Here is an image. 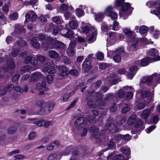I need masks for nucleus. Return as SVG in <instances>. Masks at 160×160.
<instances>
[{
  "label": "nucleus",
  "instance_id": "obj_1",
  "mask_svg": "<svg viewBox=\"0 0 160 160\" xmlns=\"http://www.w3.org/2000/svg\"><path fill=\"white\" fill-rule=\"evenodd\" d=\"M153 78H155L156 79L157 82H158L160 80V74H157L156 73H154L151 76L143 77L141 80L139 84L140 86L142 87L143 88H144L143 87L145 86V83H148L151 82Z\"/></svg>",
  "mask_w": 160,
  "mask_h": 160
},
{
  "label": "nucleus",
  "instance_id": "obj_2",
  "mask_svg": "<svg viewBox=\"0 0 160 160\" xmlns=\"http://www.w3.org/2000/svg\"><path fill=\"white\" fill-rule=\"evenodd\" d=\"M47 42L48 44V46H51V48L63 49L65 48V45L63 43L58 41H54L51 38H48Z\"/></svg>",
  "mask_w": 160,
  "mask_h": 160
},
{
  "label": "nucleus",
  "instance_id": "obj_3",
  "mask_svg": "<svg viewBox=\"0 0 160 160\" xmlns=\"http://www.w3.org/2000/svg\"><path fill=\"white\" fill-rule=\"evenodd\" d=\"M147 4L148 5H151L156 8V10H154L151 12L152 13L156 15L160 14V0H157L154 2H148Z\"/></svg>",
  "mask_w": 160,
  "mask_h": 160
},
{
  "label": "nucleus",
  "instance_id": "obj_4",
  "mask_svg": "<svg viewBox=\"0 0 160 160\" xmlns=\"http://www.w3.org/2000/svg\"><path fill=\"white\" fill-rule=\"evenodd\" d=\"M54 64L52 62H50L44 65L42 70L44 72H47L48 73H53L56 72L54 67Z\"/></svg>",
  "mask_w": 160,
  "mask_h": 160
},
{
  "label": "nucleus",
  "instance_id": "obj_5",
  "mask_svg": "<svg viewBox=\"0 0 160 160\" xmlns=\"http://www.w3.org/2000/svg\"><path fill=\"white\" fill-rule=\"evenodd\" d=\"M36 88L37 90L40 91L38 93L39 95L43 94L45 91L48 90V88L46 87V82L44 81L37 83Z\"/></svg>",
  "mask_w": 160,
  "mask_h": 160
},
{
  "label": "nucleus",
  "instance_id": "obj_6",
  "mask_svg": "<svg viewBox=\"0 0 160 160\" xmlns=\"http://www.w3.org/2000/svg\"><path fill=\"white\" fill-rule=\"evenodd\" d=\"M76 45V42L71 41L70 43L67 51V54L69 57H72L75 54L74 48Z\"/></svg>",
  "mask_w": 160,
  "mask_h": 160
},
{
  "label": "nucleus",
  "instance_id": "obj_7",
  "mask_svg": "<svg viewBox=\"0 0 160 160\" xmlns=\"http://www.w3.org/2000/svg\"><path fill=\"white\" fill-rule=\"evenodd\" d=\"M105 14L110 17L112 19H115L117 18V14L113 11L112 8L110 6H108L106 8Z\"/></svg>",
  "mask_w": 160,
  "mask_h": 160
},
{
  "label": "nucleus",
  "instance_id": "obj_8",
  "mask_svg": "<svg viewBox=\"0 0 160 160\" xmlns=\"http://www.w3.org/2000/svg\"><path fill=\"white\" fill-rule=\"evenodd\" d=\"M91 60L87 58L86 59L85 61L82 64V70L85 72H88L89 69H90L91 67L90 66Z\"/></svg>",
  "mask_w": 160,
  "mask_h": 160
},
{
  "label": "nucleus",
  "instance_id": "obj_9",
  "mask_svg": "<svg viewBox=\"0 0 160 160\" xmlns=\"http://www.w3.org/2000/svg\"><path fill=\"white\" fill-rule=\"evenodd\" d=\"M43 77V75L41 72H36L32 75L31 78V82H37L40 79Z\"/></svg>",
  "mask_w": 160,
  "mask_h": 160
},
{
  "label": "nucleus",
  "instance_id": "obj_10",
  "mask_svg": "<svg viewBox=\"0 0 160 160\" xmlns=\"http://www.w3.org/2000/svg\"><path fill=\"white\" fill-rule=\"evenodd\" d=\"M158 51L155 48H152L149 51L150 56H154L153 59L154 61L160 60V56L158 55Z\"/></svg>",
  "mask_w": 160,
  "mask_h": 160
},
{
  "label": "nucleus",
  "instance_id": "obj_11",
  "mask_svg": "<svg viewBox=\"0 0 160 160\" xmlns=\"http://www.w3.org/2000/svg\"><path fill=\"white\" fill-rule=\"evenodd\" d=\"M59 72L60 76L62 77L66 76L69 73V71L67 70L66 67L63 66H60L59 67Z\"/></svg>",
  "mask_w": 160,
  "mask_h": 160
},
{
  "label": "nucleus",
  "instance_id": "obj_12",
  "mask_svg": "<svg viewBox=\"0 0 160 160\" xmlns=\"http://www.w3.org/2000/svg\"><path fill=\"white\" fill-rule=\"evenodd\" d=\"M131 40L132 46L129 48V50L130 51H135L138 45V40L135 38V37L134 38H131Z\"/></svg>",
  "mask_w": 160,
  "mask_h": 160
},
{
  "label": "nucleus",
  "instance_id": "obj_13",
  "mask_svg": "<svg viewBox=\"0 0 160 160\" xmlns=\"http://www.w3.org/2000/svg\"><path fill=\"white\" fill-rule=\"evenodd\" d=\"M90 131L93 133V136L95 138L98 139L100 136V134L98 132V130L97 128L94 126H92L89 128Z\"/></svg>",
  "mask_w": 160,
  "mask_h": 160
},
{
  "label": "nucleus",
  "instance_id": "obj_14",
  "mask_svg": "<svg viewBox=\"0 0 160 160\" xmlns=\"http://www.w3.org/2000/svg\"><path fill=\"white\" fill-rule=\"evenodd\" d=\"M91 30H92V32L91 34L89 36V38L88 39V42L89 43L93 42L96 39L97 30L95 28H92Z\"/></svg>",
  "mask_w": 160,
  "mask_h": 160
},
{
  "label": "nucleus",
  "instance_id": "obj_15",
  "mask_svg": "<svg viewBox=\"0 0 160 160\" xmlns=\"http://www.w3.org/2000/svg\"><path fill=\"white\" fill-rule=\"evenodd\" d=\"M64 30V29L62 30L60 34L63 37L71 39L74 36V34L72 30H69L66 34L63 33V31Z\"/></svg>",
  "mask_w": 160,
  "mask_h": 160
},
{
  "label": "nucleus",
  "instance_id": "obj_16",
  "mask_svg": "<svg viewBox=\"0 0 160 160\" xmlns=\"http://www.w3.org/2000/svg\"><path fill=\"white\" fill-rule=\"evenodd\" d=\"M107 128L112 133L117 131L118 127L113 123H109L107 125Z\"/></svg>",
  "mask_w": 160,
  "mask_h": 160
},
{
  "label": "nucleus",
  "instance_id": "obj_17",
  "mask_svg": "<svg viewBox=\"0 0 160 160\" xmlns=\"http://www.w3.org/2000/svg\"><path fill=\"white\" fill-rule=\"evenodd\" d=\"M123 31L124 33L130 38H134L135 36V34L134 32L131 31L128 28H124Z\"/></svg>",
  "mask_w": 160,
  "mask_h": 160
},
{
  "label": "nucleus",
  "instance_id": "obj_18",
  "mask_svg": "<svg viewBox=\"0 0 160 160\" xmlns=\"http://www.w3.org/2000/svg\"><path fill=\"white\" fill-rule=\"evenodd\" d=\"M140 93H141L142 97L143 98L148 97L151 95L152 96H153L154 94L153 91H152L151 94L150 91H147L145 90L141 91Z\"/></svg>",
  "mask_w": 160,
  "mask_h": 160
},
{
  "label": "nucleus",
  "instance_id": "obj_19",
  "mask_svg": "<svg viewBox=\"0 0 160 160\" xmlns=\"http://www.w3.org/2000/svg\"><path fill=\"white\" fill-rule=\"evenodd\" d=\"M127 90H129L131 92H127L126 94V98L127 100H129L132 98L133 96L132 93L135 92V90L131 87H127Z\"/></svg>",
  "mask_w": 160,
  "mask_h": 160
},
{
  "label": "nucleus",
  "instance_id": "obj_20",
  "mask_svg": "<svg viewBox=\"0 0 160 160\" xmlns=\"http://www.w3.org/2000/svg\"><path fill=\"white\" fill-rule=\"evenodd\" d=\"M150 113V111L148 109H145L141 113V117L142 119H145L148 117Z\"/></svg>",
  "mask_w": 160,
  "mask_h": 160
},
{
  "label": "nucleus",
  "instance_id": "obj_21",
  "mask_svg": "<svg viewBox=\"0 0 160 160\" xmlns=\"http://www.w3.org/2000/svg\"><path fill=\"white\" fill-rule=\"evenodd\" d=\"M31 42L32 45L35 48L38 49L40 48V45L37 42V37H34L32 38L31 39Z\"/></svg>",
  "mask_w": 160,
  "mask_h": 160
},
{
  "label": "nucleus",
  "instance_id": "obj_22",
  "mask_svg": "<svg viewBox=\"0 0 160 160\" xmlns=\"http://www.w3.org/2000/svg\"><path fill=\"white\" fill-rule=\"evenodd\" d=\"M114 75L112 74L110 75V76L107 77V80L109 81V83L111 85L116 84L118 82V80L117 79H113Z\"/></svg>",
  "mask_w": 160,
  "mask_h": 160
},
{
  "label": "nucleus",
  "instance_id": "obj_23",
  "mask_svg": "<svg viewBox=\"0 0 160 160\" xmlns=\"http://www.w3.org/2000/svg\"><path fill=\"white\" fill-rule=\"evenodd\" d=\"M85 122V118L84 117H80L75 121L74 124L75 126H78L84 123Z\"/></svg>",
  "mask_w": 160,
  "mask_h": 160
},
{
  "label": "nucleus",
  "instance_id": "obj_24",
  "mask_svg": "<svg viewBox=\"0 0 160 160\" xmlns=\"http://www.w3.org/2000/svg\"><path fill=\"white\" fill-rule=\"evenodd\" d=\"M151 62L152 60H150V58L149 57L143 59L141 62V64L142 66H145L148 65L150 62Z\"/></svg>",
  "mask_w": 160,
  "mask_h": 160
},
{
  "label": "nucleus",
  "instance_id": "obj_25",
  "mask_svg": "<svg viewBox=\"0 0 160 160\" xmlns=\"http://www.w3.org/2000/svg\"><path fill=\"white\" fill-rule=\"evenodd\" d=\"M136 116L134 114L131 115L130 116L128 121V123L129 125H132L133 123L135 121Z\"/></svg>",
  "mask_w": 160,
  "mask_h": 160
},
{
  "label": "nucleus",
  "instance_id": "obj_26",
  "mask_svg": "<svg viewBox=\"0 0 160 160\" xmlns=\"http://www.w3.org/2000/svg\"><path fill=\"white\" fill-rule=\"evenodd\" d=\"M143 122L140 119L137 120L135 122L134 124V126L135 128H138L141 127L143 128V127L142 126Z\"/></svg>",
  "mask_w": 160,
  "mask_h": 160
},
{
  "label": "nucleus",
  "instance_id": "obj_27",
  "mask_svg": "<svg viewBox=\"0 0 160 160\" xmlns=\"http://www.w3.org/2000/svg\"><path fill=\"white\" fill-rule=\"evenodd\" d=\"M74 91H72V93H71L70 95L68 94H66L63 96L62 99L60 100L61 102H62V101L63 102H66L68 101L70 96H72L74 95Z\"/></svg>",
  "mask_w": 160,
  "mask_h": 160
},
{
  "label": "nucleus",
  "instance_id": "obj_28",
  "mask_svg": "<svg viewBox=\"0 0 160 160\" xmlns=\"http://www.w3.org/2000/svg\"><path fill=\"white\" fill-rule=\"evenodd\" d=\"M49 55L52 58H56L58 57L59 54L55 51L51 50L49 52Z\"/></svg>",
  "mask_w": 160,
  "mask_h": 160
},
{
  "label": "nucleus",
  "instance_id": "obj_29",
  "mask_svg": "<svg viewBox=\"0 0 160 160\" xmlns=\"http://www.w3.org/2000/svg\"><path fill=\"white\" fill-rule=\"evenodd\" d=\"M113 59L115 62L119 63L120 62L121 60V57L120 53L115 54L114 56Z\"/></svg>",
  "mask_w": 160,
  "mask_h": 160
},
{
  "label": "nucleus",
  "instance_id": "obj_30",
  "mask_svg": "<svg viewBox=\"0 0 160 160\" xmlns=\"http://www.w3.org/2000/svg\"><path fill=\"white\" fill-rule=\"evenodd\" d=\"M117 137L118 138H122L123 139L127 141L130 140L131 138V137L128 134H126L123 136H122L121 135H118Z\"/></svg>",
  "mask_w": 160,
  "mask_h": 160
},
{
  "label": "nucleus",
  "instance_id": "obj_31",
  "mask_svg": "<svg viewBox=\"0 0 160 160\" xmlns=\"http://www.w3.org/2000/svg\"><path fill=\"white\" fill-rule=\"evenodd\" d=\"M47 160H58V155L55 153L51 154L48 157Z\"/></svg>",
  "mask_w": 160,
  "mask_h": 160
},
{
  "label": "nucleus",
  "instance_id": "obj_32",
  "mask_svg": "<svg viewBox=\"0 0 160 160\" xmlns=\"http://www.w3.org/2000/svg\"><path fill=\"white\" fill-rule=\"evenodd\" d=\"M86 119L88 121L91 123H94L96 121V118L92 115H87Z\"/></svg>",
  "mask_w": 160,
  "mask_h": 160
},
{
  "label": "nucleus",
  "instance_id": "obj_33",
  "mask_svg": "<svg viewBox=\"0 0 160 160\" xmlns=\"http://www.w3.org/2000/svg\"><path fill=\"white\" fill-rule=\"evenodd\" d=\"M69 26L72 29H76L78 27V24L75 21L72 20L69 22Z\"/></svg>",
  "mask_w": 160,
  "mask_h": 160
},
{
  "label": "nucleus",
  "instance_id": "obj_34",
  "mask_svg": "<svg viewBox=\"0 0 160 160\" xmlns=\"http://www.w3.org/2000/svg\"><path fill=\"white\" fill-rule=\"evenodd\" d=\"M95 102H93L92 100V99L91 98H90V100L88 101L87 102V105L90 108H96L97 104H95Z\"/></svg>",
  "mask_w": 160,
  "mask_h": 160
},
{
  "label": "nucleus",
  "instance_id": "obj_35",
  "mask_svg": "<svg viewBox=\"0 0 160 160\" xmlns=\"http://www.w3.org/2000/svg\"><path fill=\"white\" fill-rule=\"evenodd\" d=\"M95 19L97 21H100L104 18V15L102 13H99L95 16Z\"/></svg>",
  "mask_w": 160,
  "mask_h": 160
},
{
  "label": "nucleus",
  "instance_id": "obj_36",
  "mask_svg": "<svg viewBox=\"0 0 160 160\" xmlns=\"http://www.w3.org/2000/svg\"><path fill=\"white\" fill-rule=\"evenodd\" d=\"M31 69V66L29 65H27L24 67H22L21 68L20 71L21 72H24L28 71Z\"/></svg>",
  "mask_w": 160,
  "mask_h": 160
},
{
  "label": "nucleus",
  "instance_id": "obj_37",
  "mask_svg": "<svg viewBox=\"0 0 160 160\" xmlns=\"http://www.w3.org/2000/svg\"><path fill=\"white\" fill-rule=\"evenodd\" d=\"M97 58L99 60H102L103 59L104 55L102 52H98L96 54Z\"/></svg>",
  "mask_w": 160,
  "mask_h": 160
},
{
  "label": "nucleus",
  "instance_id": "obj_38",
  "mask_svg": "<svg viewBox=\"0 0 160 160\" xmlns=\"http://www.w3.org/2000/svg\"><path fill=\"white\" fill-rule=\"evenodd\" d=\"M44 122V120L42 119L37 121L34 122L33 123L36 124L38 126L42 127L43 126Z\"/></svg>",
  "mask_w": 160,
  "mask_h": 160
},
{
  "label": "nucleus",
  "instance_id": "obj_39",
  "mask_svg": "<svg viewBox=\"0 0 160 160\" xmlns=\"http://www.w3.org/2000/svg\"><path fill=\"white\" fill-rule=\"evenodd\" d=\"M37 136V134L35 132H32L29 134L28 138L30 140H32L35 138Z\"/></svg>",
  "mask_w": 160,
  "mask_h": 160
},
{
  "label": "nucleus",
  "instance_id": "obj_40",
  "mask_svg": "<svg viewBox=\"0 0 160 160\" xmlns=\"http://www.w3.org/2000/svg\"><path fill=\"white\" fill-rule=\"evenodd\" d=\"M148 29V28L145 26H142L139 29V32L142 34H144L147 32Z\"/></svg>",
  "mask_w": 160,
  "mask_h": 160
},
{
  "label": "nucleus",
  "instance_id": "obj_41",
  "mask_svg": "<svg viewBox=\"0 0 160 160\" xmlns=\"http://www.w3.org/2000/svg\"><path fill=\"white\" fill-rule=\"evenodd\" d=\"M130 5L128 3H124L122 7V10L123 12H126L130 7Z\"/></svg>",
  "mask_w": 160,
  "mask_h": 160
},
{
  "label": "nucleus",
  "instance_id": "obj_42",
  "mask_svg": "<svg viewBox=\"0 0 160 160\" xmlns=\"http://www.w3.org/2000/svg\"><path fill=\"white\" fill-rule=\"evenodd\" d=\"M92 28H94L91 27L90 28V27H89L88 26H85L82 29V32L86 33H88L89 32V31H90V32H92V30L91 29Z\"/></svg>",
  "mask_w": 160,
  "mask_h": 160
},
{
  "label": "nucleus",
  "instance_id": "obj_43",
  "mask_svg": "<svg viewBox=\"0 0 160 160\" xmlns=\"http://www.w3.org/2000/svg\"><path fill=\"white\" fill-rule=\"evenodd\" d=\"M61 18L60 16H56L52 18V20L56 23L60 24L61 22Z\"/></svg>",
  "mask_w": 160,
  "mask_h": 160
},
{
  "label": "nucleus",
  "instance_id": "obj_44",
  "mask_svg": "<svg viewBox=\"0 0 160 160\" xmlns=\"http://www.w3.org/2000/svg\"><path fill=\"white\" fill-rule=\"evenodd\" d=\"M14 86L12 84H9L6 86L4 88L7 92H10L12 90L13 88H14Z\"/></svg>",
  "mask_w": 160,
  "mask_h": 160
},
{
  "label": "nucleus",
  "instance_id": "obj_45",
  "mask_svg": "<svg viewBox=\"0 0 160 160\" xmlns=\"http://www.w3.org/2000/svg\"><path fill=\"white\" fill-rule=\"evenodd\" d=\"M55 106V104L52 102H49L48 105V110L49 112H51Z\"/></svg>",
  "mask_w": 160,
  "mask_h": 160
},
{
  "label": "nucleus",
  "instance_id": "obj_46",
  "mask_svg": "<svg viewBox=\"0 0 160 160\" xmlns=\"http://www.w3.org/2000/svg\"><path fill=\"white\" fill-rule=\"evenodd\" d=\"M29 13L30 14H31V21L32 22L34 21L37 18V15L35 14V13L34 12H33L32 11H29Z\"/></svg>",
  "mask_w": 160,
  "mask_h": 160
},
{
  "label": "nucleus",
  "instance_id": "obj_47",
  "mask_svg": "<svg viewBox=\"0 0 160 160\" xmlns=\"http://www.w3.org/2000/svg\"><path fill=\"white\" fill-rule=\"evenodd\" d=\"M145 105V104L144 103H140L136 106V108L138 110H141L143 108Z\"/></svg>",
  "mask_w": 160,
  "mask_h": 160
},
{
  "label": "nucleus",
  "instance_id": "obj_48",
  "mask_svg": "<svg viewBox=\"0 0 160 160\" xmlns=\"http://www.w3.org/2000/svg\"><path fill=\"white\" fill-rule=\"evenodd\" d=\"M18 17V13L14 12L9 16L10 19L14 20H16Z\"/></svg>",
  "mask_w": 160,
  "mask_h": 160
},
{
  "label": "nucleus",
  "instance_id": "obj_49",
  "mask_svg": "<svg viewBox=\"0 0 160 160\" xmlns=\"http://www.w3.org/2000/svg\"><path fill=\"white\" fill-rule=\"evenodd\" d=\"M60 30V27L54 26L53 28V34L54 35H57Z\"/></svg>",
  "mask_w": 160,
  "mask_h": 160
},
{
  "label": "nucleus",
  "instance_id": "obj_50",
  "mask_svg": "<svg viewBox=\"0 0 160 160\" xmlns=\"http://www.w3.org/2000/svg\"><path fill=\"white\" fill-rule=\"evenodd\" d=\"M69 72L71 75L75 77H77L78 75V71L76 69L71 70Z\"/></svg>",
  "mask_w": 160,
  "mask_h": 160
},
{
  "label": "nucleus",
  "instance_id": "obj_51",
  "mask_svg": "<svg viewBox=\"0 0 160 160\" xmlns=\"http://www.w3.org/2000/svg\"><path fill=\"white\" fill-rule=\"evenodd\" d=\"M153 37L157 39L159 37L160 34V31L158 30H156L152 34Z\"/></svg>",
  "mask_w": 160,
  "mask_h": 160
},
{
  "label": "nucleus",
  "instance_id": "obj_52",
  "mask_svg": "<svg viewBox=\"0 0 160 160\" xmlns=\"http://www.w3.org/2000/svg\"><path fill=\"white\" fill-rule=\"evenodd\" d=\"M37 105L40 108L44 109L46 107L45 103L43 101H39L37 102Z\"/></svg>",
  "mask_w": 160,
  "mask_h": 160
},
{
  "label": "nucleus",
  "instance_id": "obj_53",
  "mask_svg": "<svg viewBox=\"0 0 160 160\" xmlns=\"http://www.w3.org/2000/svg\"><path fill=\"white\" fill-rule=\"evenodd\" d=\"M46 79L48 83L51 84L52 82L53 77L52 75H49L47 77Z\"/></svg>",
  "mask_w": 160,
  "mask_h": 160
},
{
  "label": "nucleus",
  "instance_id": "obj_54",
  "mask_svg": "<svg viewBox=\"0 0 160 160\" xmlns=\"http://www.w3.org/2000/svg\"><path fill=\"white\" fill-rule=\"evenodd\" d=\"M15 32H17V33L24 32H25V30L22 27H21L19 28H15Z\"/></svg>",
  "mask_w": 160,
  "mask_h": 160
},
{
  "label": "nucleus",
  "instance_id": "obj_55",
  "mask_svg": "<svg viewBox=\"0 0 160 160\" xmlns=\"http://www.w3.org/2000/svg\"><path fill=\"white\" fill-rule=\"evenodd\" d=\"M16 44L18 45L19 46L23 47L26 45V42L23 40H20L19 42H17Z\"/></svg>",
  "mask_w": 160,
  "mask_h": 160
},
{
  "label": "nucleus",
  "instance_id": "obj_56",
  "mask_svg": "<svg viewBox=\"0 0 160 160\" xmlns=\"http://www.w3.org/2000/svg\"><path fill=\"white\" fill-rule=\"evenodd\" d=\"M121 152L125 154H127L129 153V150L127 147H123L121 149Z\"/></svg>",
  "mask_w": 160,
  "mask_h": 160
},
{
  "label": "nucleus",
  "instance_id": "obj_57",
  "mask_svg": "<svg viewBox=\"0 0 160 160\" xmlns=\"http://www.w3.org/2000/svg\"><path fill=\"white\" fill-rule=\"evenodd\" d=\"M63 61V63L66 65L69 64L71 63V60L66 57L64 58Z\"/></svg>",
  "mask_w": 160,
  "mask_h": 160
},
{
  "label": "nucleus",
  "instance_id": "obj_58",
  "mask_svg": "<svg viewBox=\"0 0 160 160\" xmlns=\"http://www.w3.org/2000/svg\"><path fill=\"white\" fill-rule=\"evenodd\" d=\"M37 60L40 62H43L45 60V58L42 55H38L37 57Z\"/></svg>",
  "mask_w": 160,
  "mask_h": 160
},
{
  "label": "nucleus",
  "instance_id": "obj_59",
  "mask_svg": "<svg viewBox=\"0 0 160 160\" xmlns=\"http://www.w3.org/2000/svg\"><path fill=\"white\" fill-rule=\"evenodd\" d=\"M14 90L16 92H19L21 93H22L24 92L23 89L21 88L19 86L15 87L14 88Z\"/></svg>",
  "mask_w": 160,
  "mask_h": 160
},
{
  "label": "nucleus",
  "instance_id": "obj_60",
  "mask_svg": "<svg viewBox=\"0 0 160 160\" xmlns=\"http://www.w3.org/2000/svg\"><path fill=\"white\" fill-rule=\"evenodd\" d=\"M95 104H97V106H96V107L100 106H102L104 104L102 100L101 99H99L97 100L95 102Z\"/></svg>",
  "mask_w": 160,
  "mask_h": 160
},
{
  "label": "nucleus",
  "instance_id": "obj_61",
  "mask_svg": "<svg viewBox=\"0 0 160 160\" xmlns=\"http://www.w3.org/2000/svg\"><path fill=\"white\" fill-rule=\"evenodd\" d=\"M77 14L78 17H80L83 13V11L77 8L76 9Z\"/></svg>",
  "mask_w": 160,
  "mask_h": 160
},
{
  "label": "nucleus",
  "instance_id": "obj_62",
  "mask_svg": "<svg viewBox=\"0 0 160 160\" xmlns=\"http://www.w3.org/2000/svg\"><path fill=\"white\" fill-rule=\"evenodd\" d=\"M31 14H30L29 13V12L28 13L26 14L25 17L26 19L25 21V23H27L28 22V20H30V17H31Z\"/></svg>",
  "mask_w": 160,
  "mask_h": 160
},
{
  "label": "nucleus",
  "instance_id": "obj_63",
  "mask_svg": "<svg viewBox=\"0 0 160 160\" xmlns=\"http://www.w3.org/2000/svg\"><path fill=\"white\" fill-rule=\"evenodd\" d=\"M109 35L110 38L111 39H114L116 37V33L114 32H111L109 33Z\"/></svg>",
  "mask_w": 160,
  "mask_h": 160
},
{
  "label": "nucleus",
  "instance_id": "obj_64",
  "mask_svg": "<svg viewBox=\"0 0 160 160\" xmlns=\"http://www.w3.org/2000/svg\"><path fill=\"white\" fill-rule=\"evenodd\" d=\"M108 66V64L106 63H102L99 65V68L100 69H104Z\"/></svg>",
  "mask_w": 160,
  "mask_h": 160
}]
</instances>
